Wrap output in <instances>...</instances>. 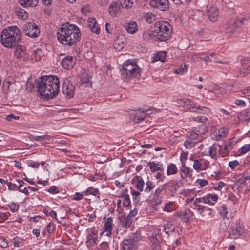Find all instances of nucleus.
I'll return each instance as SVG.
<instances>
[{
	"label": "nucleus",
	"mask_w": 250,
	"mask_h": 250,
	"mask_svg": "<svg viewBox=\"0 0 250 250\" xmlns=\"http://www.w3.org/2000/svg\"><path fill=\"white\" fill-rule=\"evenodd\" d=\"M19 3L24 7H35L37 6L39 0H19Z\"/></svg>",
	"instance_id": "obj_24"
},
{
	"label": "nucleus",
	"mask_w": 250,
	"mask_h": 250,
	"mask_svg": "<svg viewBox=\"0 0 250 250\" xmlns=\"http://www.w3.org/2000/svg\"><path fill=\"white\" fill-rule=\"evenodd\" d=\"M248 60L244 59L242 60L241 64L243 68V76H245L247 74L250 72V66H249L248 67H245V65L247 64Z\"/></svg>",
	"instance_id": "obj_46"
},
{
	"label": "nucleus",
	"mask_w": 250,
	"mask_h": 250,
	"mask_svg": "<svg viewBox=\"0 0 250 250\" xmlns=\"http://www.w3.org/2000/svg\"><path fill=\"white\" fill-rule=\"evenodd\" d=\"M178 169L176 165L170 163L167 167V174L168 175L175 174L177 172Z\"/></svg>",
	"instance_id": "obj_35"
},
{
	"label": "nucleus",
	"mask_w": 250,
	"mask_h": 250,
	"mask_svg": "<svg viewBox=\"0 0 250 250\" xmlns=\"http://www.w3.org/2000/svg\"><path fill=\"white\" fill-rule=\"evenodd\" d=\"M206 131L204 128L202 132L199 130H193L189 131L186 134V139L184 142V146L187 149H190L193 147L195 145L203 140L202 134Z\"/></svg>",
	"instance_id": "obj_6"
},
{
	"label": "nucleus",
	"mask_w": 250,
	"mask_h": 250,
	"mask_svg": "<svg viewBox=\"0 0 250 250\" xmlns=\"http://www.w3.org/2000/svg\"><path fill=\"white\" fill-rule=\"evenodd\" d=\"M218 210L220 215L229 219L233 217L232 212L228 208V206L227 204H221L218 207Z\"/></svg>",
	"instance_id": "obj_14"
},
{
	"label": "nucleus",
	"mask_w": 250,
	"mask_h": 250,
	"mask_svg": "<svg viewBox=\"0 0 250 250\" xmlns=\"http://www.w3.org/2000/svg\"><path fill=\"white\" fill-rule=\"evenodd\" d=\"M229 226V222H222L220 225V229L222 231H225Z\"/></svg>",
	"instance_id": "obj_52"
},
{
	"label": "nucleus",
	"mask_w": 250,
	"mask_h": 250,
	"mask_svg": "<svg viewBox=\"0 0 250 250\" xmlns=\"http://www.w3.org/2000/svg\"><path fill=\"white\" fill-rule=\"evenodd\" d=\"M208 111V109L205 107L198 106V110L197 112L200 114H205Z\"/></svg>",
	"instance_id": "obj_64"
},
{
	"label": "nucleus",
	"mask_w": 250,
	"mask_h": 250,
	"mask_svg": "<svg viewBox=\"0 0 250 250\" xmlns=\"http://www.w3.org/2000/svg\"><path fill=\"white\" fill-rule=\"evenodd\" d=\"M25 34L32 38L37 37L40 34L38 26L33 22L25 24L23 27Z\"/></svg>",
	"instance_id": "obj_8"
},
{
	"label": "nucleus",
	"mask_w": 250,
	"mask_h": 250,
	"mask_svg": "<svg viewBox=\"0 0 250 250\" xmlns=\"http://www.w3.org/2000/svg\"><path fill=\"white\" fill-rule=\"evenodd\" d=\"M166 58V52L165 51L160 52L155 54L152 61V62L157 61H160L161 62H164Z\"/></svg>",
	"instance_id": "obj_29"
},
{
	"label": "nucleus",
	"mask_w": 250,
	"mask_h": 250,
	"mask_svg": "<svg viewBox=\"0 0 250 250\" xmlns=\"http://www.w3.org/2000/svg\"><path fill=\"white\" fill-rule=\"evenodd\" d=\"M75 64V59L71 56H67L63 58L62 62V67L65 69H69Z\"/></svg>",
	"instance_id": "obj_15"
},
{
	"label": "nucleus",
	"mask_w": 250,
	"mask_h": 250,
	"mask_svg": "<svg viewBox=\"0 0 250 250\" xmlns=\"http://www.w3.org/2000/svg\"><path fill=\"white\" fill-rule=\"evenodd\" d=\"M237 21L235 20H233L230 22L227 25L226 30L228 32L233 33L236 28L237 27Z\"/></svg>",
	"instance_id": "obj_34"
},
{
	"label": "nucleus",
	"mask_w": 250,
	"mask_h": 250,
	"mask_svg": "<svg viewBox=\"0 0 250 250\" xmlns=\"http://www.w3.org/2000/svg\"><path fill=\"white\" fill-rule=\"evenodd\" d=\"M188 68L187 65L184 64L183 66L181 65L178 68L175 69L174 72L177 74L182 75L185 72H187Z\"/></svg>",
	"instance_id": "obj_37"
},
{
	"label": "nucleus",
	"mask_w": 250,
	"mask_h": 250,
	"mask_svg": "<svg viewBox=\"0 0 250 250\" xmlns=\"http://www.w3.org/2000/svg\"><path fill=\"white\" fill-rule=\"evenodd\" d=\"M175 230V227L172 224H167L165 225L163 231L167 234H168L170 232H172Z\"/></svg>",
	"instance_id": "obj_39"
},
{
	"label": "nucleus",
	"mask_w": 250,
	"mask_h": 250,
	"mask_svg": "<svg viewBox=\"0 0 250 250\" xmlns=\"http://www.w3.org/2000/svg\"><path fill=\"white\" fill-rule=\"evenodd\" d=\"M57 36L61 43L71 46L75 45L80 40L81 33L77 26L67 23L62 25L58 28Z\"/></svg>",
	"instance_id": "obj_2"
},
{
	"label": "nucleus",
	"mask_w": 250,
	"mask_h": 250,
	"mask_svg": "<svg viewBox=\"0 0 250 250\" xmlns=\"http://www.w3.org/2000/svg\"><path fill=\"white\" fill-rule=\"evenodd\" d=\"M239 117L245 121L250 120V108L245 109L241 111L239 114Z\"/></svg>",
	"instance_id": "obj_30"
},
{
	"label": "nucleus",
	"mask_w": 250,
	"mask_h": 250,
	"mask_svg": "<svg viewBox=\"0 0 250 250\" xmlns=\"http://www.w3.org/2000/svg\"><path fill=\"white\" fill-rule=\"evenodd\" d=\"M221 149V146L219 144H214L210 147L208 154L212 158H215L217 156V151Z\"/></svg>",
	"instance_id": "obj_26"
},
{
	"label": "nucleus",
	"mask_w": 250,
	"mask_h": 250,
	"mask_svg": "<svg viewBox=\"0 0 250 250\" xmlns=\"http://www.w3.org/2000/svg\"><path fill=\"white\" fill-rule=\"evenodd\" d=\"M121 73L123 79L127 81L132 77L140 76V68L137 65L136 61L128 60L124 63Z\"/></svg>",
	"instance_id": "obj_4"
},
{
	"label": "nucleus",
	"mask_w": 250,
	"mask_h": 250,
	"mask_svg": "<svg viewBox=\"0 0 250 250\" xmlns=\"http://www.w3.org/2000/svg\"><path fill=\"white\" fill-rule=\"evenodd\" d=\"M244 231V228L240 223H236L231 230L229 231V236L231 239L238 238Z\"/></svg>",
	"instance_id": "obj_13"
},
{
	"label": "nucleus",
	"mask_w": 250,
	"mask_h": 250,
	"mask_svg": "<svg viewBox=\"0 0 250 250\" xmlns=\"http://www.w3.org/2000/svg\"><path fill=\"white\" fill-rule=\"evenodd\" d=\"M124 4L126 8H130L132 7L133 3L130 0H124Z\"/></svg>",
	"instance_id": "obj_59"
},
{
	"label": "nucleus",
	"mask_w": 250,
	"mask_h": 250,
	"mask_svg": "<svg viewBox=\"0 0 250 250\" xmlns=\"http://www.w3.org/2000/svg\"><path fill=\"white\" fill-rule=\"evenodd\" d=\"M153 197L152 198V203L155 205H160L162 202L163 198L160 196H157L155 195H152Z\"/></svg>",
	"instance_id": "obj_45"
},
{
	"label": "nucleus",
	"mask_w": 250,
	"mask_h": 250,
	"mask_svg": "<svg viewBox=\"0 0 250 250\" xmlns=\"http://www.w3.org/2000/svg\"><path fill=\"white\" fill-rule=\"evenodd\" d=\"M178 104L189 111L197 112L198 110V106H196L195 102L190 99H180L178 101Z\"/></svg>",
	"instance_id": "obj_11"
},
{
	"label": "nucleus",
	"mask_w": 250,
	"mask_h": 250,
	"mask_svg": "<svg viewBox=\"0 0 250 250\" xmlns=\"http://www.w3.org/2000/svg\"><path fill=\"white\" fill-rule=\"evenodd\" d=\"M25 53V47L22 45H17L14 51V55L16 58L22 57L23 55Z\"/></svg>",
	"instance_id": "obj_28"
},
{
	"label": "nucleus",
	"mask_w": 250,
	"mask_h": 250,
	"mask_svg": "<svg viewBox=\"0 0 250 250\" xmlns=\"http://www.w3.org/2000/svg\"><path fill=\"white\" fill-rule=\"evenodd\" d=\"M225 184L222 182H219L217 184L214 185L213 188L215 189L220 190L224 186Z\"/></svg>",
	"instance_id": "obj_61"
},
{
	"label": "nucleus",
	"mask_w": 250,
	"mask_h": 250,
	"mask_svg": "<svg viewBox=\"0 0 250 250\" xmlns=\"http://www.w3.org/2000/svg\"><path fill=\"white\" fill-rule=\"evenodd\" d=\"M75 87L71 83L70 78L63 79L62 92L68 98L72 97L74 94Z\"/></svg>",
	"instance_id": "obj_7"
},
{
	"label": "nucleus",
	"mask_w": 250,
	"mask_h": 250,
	"mask_svg": "<svg viewBox=\"0 0 250 250\" xmlns=\"http://www.w3.org/2000/svg\"><path fill=\"white\" fill-rule=\"evenodd\" d=\"M188 155V152L182 153L181 157H180V161L182 162V164L183 163H185V161L187 159Z\"/></svg>",
	"instance_id": "obj_60"
},
{
	"label": "nucleus",
	"mask_w": 250,
	"mask_h": 250,
	"mask_svg": "<svg viewBox=\"0 0 250 250\" xmlns=\"http://www.w3.org/2000/svg\"><path fill=\"white\" fill-rule=\"evenodd\" d=\"M123 6L119 1H113L109 6L108 11L109 15L113 17H117Z\"/></svg>",
	"instance_id": "obj_12"
},
{
	"label": "nucleus",
	"mask_w": 250,
	"mask_h": 250,
	"mask_svg": "<svg viewBox=\"0 0 250 250\" xmlns=\"http://www.w3.org/2000/svg\"><path fill=\"white\" fill-rule=\"evenodd\" d=\"M155 36L158 41H166L170 36L172 33V27L170 25L163 21H157L155 24Z\"/></svg>",
	"instance_id": "obj_5"
},
{
	"label": "nucleus",
	"mask_w": 250,
	"mask_h": 250,
	"mask_svg": "<svg viewBox=\"0 0 250 250\" xmlns=\"http://www.w3.org/2000/svg\"><path fill=\"white\" fill-rule=\"evenodd\" d=\"M248 184L246 182V179L241 178L238 179L234 184L233 188H236L237 189L243 188L246 185Z\"/></svg>",
	"instance_id": "obj_32"
},
{
	"label": "nucleus",
	"mask_w": 250,
	"mask_h": 250,
	"mask_svg": "<svg viewBox=\"0 0 250 250\" xmlns=\"http://www.w3.org/2000/svg\"><path fill=\"white\" fill-rule=\"evenodd\" d=\"M125 28L127 32L130 34H134L138 30L136 22L134 21H130L126 23Z\"/></svg>",
	"instance_id": "obj_22"
},
{
	"label": "nucleus",
	"mask_w": 250,
	"mask_h": 250,
	"mask_svg": "<svg viewBox=\"0 0 250 250\" xmlns=\"http://www.w3.org/2000/svg\"><path fill=\"white\" fill-rule=\"evenodd\" d=\"M91 77L87 73H83V76L81 79L82 84H89L91 85L92 83L91 82Z\"/></svg>",
	"instance_id": "obj_33"
},
{
	"label": "nucleus",
	"mask_w": 250,
	"mask_h": 250,
	"mask_svg": "<svg viewBox=\"0 0 250 250\" xmlns=\"http://www.w3.org/2000/svg\"><path fill=\"white\" fill-rule=\"evenodd\" d=\"M16 15L19 18H21L23 20L27 19L28 17V13L24 9L19 8L16 11Z\"/></svg>",
	"instance_id": "obj_36"
},
{
	"label": "nucleus",
	"mask_w": 250,
	"mask_h": 250,
	"mask_svg": "<svg viewBox=\"0 0 250 250\" xmlns=\"http://www.w3.org/2000/svg\"><path fill=\"white\" fill-rule=\"evenodd\" d=\"M166 188V184H163L160 187H159L155 189L154 192L152 193V195H155L157 196H160L162 191L165 190Z\"/></svg>",
	"instance_id": "obj_47"
},
{
	"label": "nucleus",
	"mask_w": 250,
	"mask_h": 250,
	"mask_svg": "<svg viewBox=\"0 0 250 250\" xmlns=\"http://www.w3.org/2000/svg\"><path fill=\"white\" fill-rule=\"evenodd\" d=\"M88 25L93 33L99 34L100 32V28L98 26L97 21L95 18H89L87 20Z\"/></svg>",
	"instance_id": "obj_17"
},
{
	"label": "nucleus",
	"mask_w": 250,
	"mask_h": 250,
	"mask_svg": "<svg viewBox=\"0 0 250 250\" xmlns=\"http://www.w3.org/2000/svg\"><path fill=\"white\" fill-rule=\"evenodd\" d=\"M196 183L201 187H203L207 185L208 184V181L207 180H206L205 179H197L196 181Z\"/></svg>",
	"instance_id": "obj_55"
},
{
	"label": "nucleus",
	"mask_w": 250,
	"mask_h": 250,
	"mask_svg": "<svg viewBox=\"0 0 250 250\" xmlns=\"http://www.w3.org/2000/svg\"><path fill=\"white\" fill-rule=\"evenodd\" d=\"M9 206L10 207V210L13 212L17 211L18 210L19 206L14 203H12L11 204H10Z\"/></svg>",
	"instance_id": "obj_62"
},
{
	"label": "nucleus",
	"mask_w": 250,
	"mask_h": 250,
	"mask_svg": "<svg viewBox=\"0 0 250 250\" xmlns=\"http://www.w3.org/2000/svg\"><path fill=\"white\" fill-rule=\"evenodd\" d=\"M181 178L184 179L186 178H191L192 174V170L186 167L185 163L182 165V167L180 168V171Z\"/></svg>",
	"instance_id": "obj_18"
},
{
	"label": "nucleus",
	"mask_w": 250,
	"mask_h": 250,
	"mask_svg": "<svg viewBox=\"0 0 250 250\" xmlns=\"http://www.w3.org/2000/svg\"><path fill=\"white\" fill-rule=\"evenodd\" d=\"M146 111H147V110L141 111L140 109L139 111H137L134 114V122L136 123H139L141 121H143L144 118L146 116V114L145 113Z\"/></svg>",
	"instance_id": "obj_25"
},
{
	"label": "nucleus",
	"mask_w": 250,
	"mask_h": 250,
	"mask_svg": "<svg viewBox=\"0 0 250 250\" xmlns=\"http://www.w3.org/2000/svg\"><path fill=\"white\" fill-rule=\"evenodd\" d=\"M132 220V218H130V216H127L122 222L123 226L128 228L131 224Z\"/></svg>",
	"instance_id": "obj_42"
},
{
	"label": "nucleus",
	"mask_w": 250,
	"mask_h": 250,
	"mask_svg": "<svg viewBox=\"0 0 250 250\" xmlns=\"http://www.w3.org/2000/svg\"><path fill=\"white\" fill-rule=\"evenodd\" d=\"M99 192V190L97 188H94L93 187L88 188L85 191L86 195H93L96 196Z\"/></svg>",
	"instance_id": "obj_43"
},
{
	"label": "nucleus",
	"mask_w": 250,
	"mask_h": 250,
	"mask_svg": "<svg viewBox=\"0 0 250 250\" xmlns=\"http://www.w3.org/2000/svg\"><path fill=\"white\" fill-rule=\"evenodd\" d=\"M20 30L15 26L4 29L1 33V44L7 48H13L16 46L21 40Z\"/></svg>",
	"instance_id": "obj_3"
},
{
	"label": "nucleus",
	"mask_w": 250,
	"mask_h": 250,
	"mask_svg": "<svg viewBox=\"0 0 250 250\" xmlns=\"http://www.w3.org/2000/svg\"><path fill=\"white\" fill-rule=\"evenodd\" d=\"M141 236L139 234L133 235V236H131L130 239H131L132 241H133L134 243H135V245L137 246L138 242L141 239Z\"/></svg>",
	"instance_id": "obj_50"
},
{
	"label": "nucleus",
	"mask_w": 250,
	"mask_h": 250,
	"mask_svg": "<svg viewBox=\"0 0 250 250\" xmlns=\"http://www.w3.org/2000/svg\"><path fill=\"white\" fill-rule=\"evenodd\" d=\"M40 95L45 99H52L59 91L60 81L56 76H43L35 81Z\"/></svg>",
	"instance_id": "obj_1"
},
{
	"label": "nucleus",
	"mask_w": 250,
	"mask_h": 250,
	"mask_svg": "<svg viewBox=\"0 0 250 250\" xmlns=\"http://www.w3.org/2000/svg\"><path fill=\"white\" fill-rule=\"evenodd\" d=\"M123 206L124 207H129L130 205V200L129 198V196L127 194H125L123 195Z\"/></svg>",
	"instance_id": "obj_44"
},
{
	"label": "nucleus",
	"mask_w": 250,
	"mask_h": 250,
	"mask_svg": "<svg viewBox=\"0 0 250 250\" xmlns=\"http://www.w3.org/2000/svg\"><path fill=\"white\" fill-rule=\"evenodd\" d=\"M122 248L123 250H135L137 247L133 241L129 238L123 241L122 244Z\"/></svg>",
	"instance_id": "obj_19"
},
{
	"label": "nucleus",
	"mask_w": 250,
	"mask_h": 250,
	"mask_svg": "<svg viewBox=\"0 0 250 250\" xmlns=\"http://www.w3.org/2000/svg\"><path fill=\"white\" fill-rule=\"evenodd\" d=\"M134 178L137 181L136 183V188L137 189L142 192L144 189V182L142 179V178L139 176H135Z\"/></svg>",
	"instance_id": "obj_31"
},
{
	"label": "nucleus",
	"mask_w": 250,
	"mask_h": 250,
	"mask_svg": "<svg viewBox=\"0 0 250 250\" xmlns=\"http://www.w3.org/2000/svg\"><path fill=\"white\" fill-rule=\"evenodd\" d=\"M97 250H109V246L108 243L106 242H102L100 244V247Z\"/></svg>",
	"instance_id": "obj_51"
},
{
	"label": "nucleus",
	"mask_w": 250,
	"mask_h": 250,
	"mask_svg": "<svg viewBox=\"0 0 250 250\" xmlns=\"http://www.w3.org/2000/svg\"><path fill=\"white\" fill-rule=\"evenodd\" d=\"M164 184H166V187H168V189L171 194L174 193L179 187L178 182L174 180H170Z\"/></svg>",
	"instance_id": "obj_21"
},
{
	"label": "nucleus",
	"mask_w": 250,
	"mask_h": 250,
	"mask_svg": "<svg viewBox=\"0 0 250 250\" xmlns=\"http://www.w3.org/2000/svg\"><path fill=\"white\" fill-rule=\"evenodd\" d=\"M192 120L196 122H200L203 124H206L208 120L205 116H197L192 117Z\"/></svg>",
	"instance_id": "obj_38"
},
{
	"label": "nucleus",
	"mask_w": 250,
	"mask_h": 250,
	"mask_svg": "<svg viewBox=\"0 0 250 250\" xmlns=\"http://www.w3.org/2000/svg\"><path fill=\"white\" fill-rule=\"evenodd\" d=\"M250 149V145L246 144L244 145L241 148V154H245L248 152Z\"/></svg>",
	"instance_id": "obj_54"
},
{
	"label": "nucleus",
	"mask_w": 250,
	"mask_h": 250,
	"mask_svg": "<svg viewBox=\"0 0 250 250\" xmlns=\"http://www.w3.org/2000/svg\"><path fill=\"white\" fill-rule=\"evenodd\" d=\"M150 167V170L152 172L156 171H162L163 170V166L159 163H156L154 162H149L147 163Z\"/></svg>",
	"instance_id": "obj_27"
},
{
	"label": "nucleus",
	"mask_w": 250,
	"mask_h": 250,
	"mask_svg": "<svg viewBox=\"0 0 250 250\" xmlns=\"http://www.w3.org/2000/svg\"><path fill=\"white\" fill-rule=\"evenodd\" d=\"M149 5L151 7L165 11L169 8L168 0H150Z\"/></svg>",
	"instance_id": "obj_10"
},
{
	"label": "nucleus",
	"mask_w": 250,
	"mask_h": 250,
	"mask_svg": "<svg viewBox=\"0 0 250 250\" xmlns=\"http://www.w3.org/2000/svg\"><path fill=\"white\" fill-rule=\"evenodd\" d=\"M201 164L199 160H196L194 161L193 167L195 170L201 169Z\"/></svg>",
	"instance_id": "obj_53"
},
{
	"label": "nucleus",
	"mask_w": 250,
	"mask_h": 250,
	"mask_svg": "<svg viewBox=\"0 0 250 250\" xmlns=\"http://www.w3.org/2000/svg\"><path fill=\"white\" fill-rule=\"evenodd\" d=\"M243 94L245 96L248 98L250 102V86L248 88L244 90Z\"/></svg>",
	"instance_id": "obj_63"
},
{
	"label": "nucleus",
	"mask_w": 250,
	"mask_h": 250,
	"mask_svg": "<svg viewBox=\"0 0 250 250\" xmlns=\"http://www.w3.org/2000/svg\"><path fill=\"white\" fill-rule=\"evenodd\" d=\"M208 16L211 21H215L217 20L218 12L215 7H211L208 11Z\"/></svg>",
	"instance_id": "obj_23"
},
{
	"label": "nucleus",
	"mask_w": 250,
	"mask_h": 250,
	"mask_svg": "<svg viewBox=\"0 0 250 250\" xmlns=\"http://www.w3.org/2000/svg\"><path fill=\"white\" fill-rule=\"evenodd\" d=\"M228 129L227 128H222L218 130L217 134L219 139H221L225 137L228 133Z\"/></svg>",
	"instance_id": "obj_48"
},
{
	"label": "nucleus",
	"mask_w": 250,
	"mask_h": 250,
	"mask_svg": "<svg viewBox=\"0 0 250 250\" xmlns=\"http://www.w3.org/2000/svg\"><path fill=\"white\" fill-rule=\"evenodd\" d=\"M195 201L196 203H204L208 204H213V203H211L210 200H208V198L207 197V195L205 197L196 198Z\"/></svg>",
	"instance_id": "obj_41"
},
{
	"label": "nucleus",
	"mask_w": 250,
	"mask_h": 250,
	"mask_svg": "<svg viewBox=\"0 0 250 250\" xmlns=\"http://www.w3.org/2000/svg\"><path fill=\"white\" fill-rule=\"evenodd\" d=\"M125 43V37L123 35L119 36L114 42V48L117 51H120L124 48Z\"/></svg>",
	"instance_id": "obj_16"
},
{
	"label": "nucleus",
	"mask_w": 250,
	"mask_h": 250,
	"mask_svg": "<svg viewBox=\"0 0 250 250\" xmlns=\"http://www.w3.org/2000/svg\"><path fill=\"white\" fill-rule=\"evenodd\" d=\"M193 206V208L194 209L197 210L198 211H201V212H200L201 214H202V212L206 208V207L199 204V203H196L195 200L194 201Z\"/></svg>",
	"instance_id": "obj_49"
},
{
	"label": "nucleus",
	"mask_w": 250,
	"mask_h": 250,
	"mask_svg": "<svg viewBox=\"0 0 250 250\" xmlns=\"http://www.w3.org/2000/svg\"><path fill=\"white\" fill-rule=\"evenodd\" d=\"M113 219L112 217H108L104 224V232H106V235L110 236L111 234L113 228Z\"/></svg>",
	"instance_id": "obj_20"
},
{
	"label": "nucleus",
	"mask_w": 250,
	"mask_h": 250,
	"mask_svg": "<svg viewBox=\"0 0 250 250\" xmlns=\"http://www.w3.org/2000/svg\"><path fill=\"white\" fill-rule=\"evenodd\" d=\"M146 187L144 189V191L146 193H149L154 187L153 182L149 180L146 182Z\"/></svg>",
	"instance_id": "obj_40"
},
{
	"label": "nucleus",
	"mask_w": 250,
	"mask_h": 250,
	"mask_svg": "<svg viewBox=\"0 0 250 250\" xmlns=\"http://www.w3.org/2000/svg\"><path fill=\"white\" fill-rule=\"evenodd\" d=\"M28 166L32 167L33 168H38L40 166V163L39 162L30 161L27 163Z\"/></svg>",
	"instance_id": "obj_56"
},
{
	"label": "nucleus",
	"mask_w": 250,
	"mask_h": 250,
	"mask_svg": "<svg viewBox=\"0 0 250 250\" xmlns=\"http://www.w3.org/2000/svg\"><path fill=\"white\" fill-rule=\"evenodd\" d=\"M48 192L52 194H55L59 192V190L56 186H52L48 190Z\"/></svg>",
	"instance_id": "obj_58"
},
{
	"label": "nucleus",
	"mask_w": 250,
	"mask_h": 250,
	"mask_svg": "<svg viewBox=\"0 0 250 250\" xmlns=\"http://www.w3.org/2000/svg\"><path fill=\"white\" fill-rule=\"evenodd\" d=\"M0 246L4 248H6L8 246L6 239L2 237H0Z\"/></svg>",
	"instance_id": "obj_57"
},
{
	"label": "nucleus",
	"mask_w": 250,
	"mask_h": 250,
	"mask_svg": "<svg viewBox=\"0 0 250 250\" xmlns=\"http://www.w3.org/2000/svg\"><path fill=\"white\" fill-rule=\"evenodd\" d=\"M98 231L95 228H92L87 231L86 245L87 247H93L98 241Z\"/></svg>",
	"instance_id": "obj_9"
}]
</instances>
